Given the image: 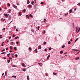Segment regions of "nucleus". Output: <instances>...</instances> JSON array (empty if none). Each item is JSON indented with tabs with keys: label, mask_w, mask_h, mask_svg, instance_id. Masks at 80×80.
I'll return each instance as SVG.
<instances>
[{
	"label": "nucleus",
	"mask_w": 80,
	"mask_h": 80,
	"mask_svg": "<svg viewBox=\"0 0 80 80\" xmlns=\"http://www.w3.org/2000/svg\"><path fill=\"white\" fill-rule=\"evenodd\" d=\"M5 30V28H4L3 29H2V30Z\"/></svg>",
	"instance_id": "59"
},
{
	"label": "nucleus",
	"mask_w": 80,
	"mask_h": 80,
	"mask_svg": "<svg viewBox=\"0 0 80 80\" xmlns=\"http://www.w3.org/2000/svg\"><path fill=\"white\" fill-rule=\"evenodd\" d=\"M12 67H16V66L15 65H12Z\"/></svg>",
	"instance_id": "35"
},
{
	"label": "nucleus",
	"mask_w": 80,
	"mask_h": 80,
	"mask_svg": "<svg viewBox=\"0 0 80 80\" xmlns=\"http://www.w3.org/2000/svg\"><path fill=\"white\" fill-rule=\"evenodd\" d=\"M2 46H3V43H2Z\"/></svg>",
	"instance_id": "60"
},
{
	"label": "nucleus",
	"mask_w": 80,
	"mask_h": 80,
	"mask_svg": "<svg viewBox=\"0 0 80 80\" xmlns=\"http://www.w3.org/2000/svg\"><path fill=\"white\" fill-rule=\"evenodd\" d=\"M38 49H41V48H42V47H41V46H38Z\"/></svg>",
	"instance_id": "4"
},
{
	"label": "nucleus",
	"mask_w": 80,
	"mask_h": 80,
	"mask_svg": "<svg viewBox=\"0 0 80 80\" xmlns=\"http://www.w3.org/2000/svg\"><path fill=\"white\" fill-rule=\"evenodd\" d=\"M65 47V45H63V46H62V48H64Z\"/></svg>",
	"instance_id": "27"
},
{
	"label": "nucleus",
	"mask_w": 80,
	"mask_h": 80,
	"mask_svg": "<svg viewBox=\"0 0 80 80\" xmlns=\"http://www.w3.org/2000/svg\"><path fill=\"white\" fill-rule=\"evenodd\" d=\"M16 32H18V30L17 29H16Z\"/></svg>",
	"instance_id": "50"
},
{
	"label": "nucleus",
	"mask_w": 80,
	"mask_h": 80,
	"mask_svg": "<svg viewBox=\"0 0 80 80\" xmlns=\"http://www.w3.org/2000/svg\"><path fill=\"white\" fill-rule=\"evenodd\" d=\"M76 10H77V8H75L74 9V11H76Z\"/></svg>",
	"instance_id": "54"
},
{
	"label": "nucleus",
	"mask_w": 80,
	"mask_h": 80,
	"mask_svg": "<svg viewBox=\"0 0 80 80\" xmlns=\"http://www.w3.org/2000/svg\"><path fill=\"white\" fill-rule=\"evenodd\" d=\"M22 66H24V65H25V64L23 63L22 64Z\"/></svg>",
	"instance_id": "44"
},
{
	"label": "nucleus",
	"mask_w": 80,
	"mask_h": 80,
	"mask_svg": "<svg viewBox=\"0 0 80 80\" xmlns=\"http://www.w3.org/2000/svg\"><path fill=\"white\" fill-rule=\"evenodd\" d=\"M31 31L33 32V33H34V31H35V30L34 29H32L31 30Z\"/></svg>",
	"instance_id": "8"
},
{
	"label": "nucleus",
	"mask_w": 80,
	"mask_h": 80,
	"mask_svg": "<svg viewBox=\"0 0 80 80\" xmlns=\"http://www.w3.org/2000/svg\"><path fill=\"white\" fill-rule=\"evenodd\" d=\"M70 41L71 42H72V41H73V40H72V39H71Z\"/></svg>",
	"instance_id": "62"
},
{
	"label": "nucleus",
	"mask_w": 80,
	"mask_h": 80,
	"mask_svg": "<svg viewBox=\"0 0 80 80\" xmlns=\"http://www.w3.org/2000/svg\"><path fill=\"white\" fill-rule=\"evenodd\" d=\"M3 15H4V16H5L6 18H7L8 17V15L7 14H6L5 13H4Z\"/></svg>",
	"instance_id": "1"
},
{
	"label": "nucleus",
	"mask_w": 80,
	"mask_h": 80,
	"mask_svg": "<svg viewBox=\"0 0 80 80\" xmlns=\"http://www.w3.org/2000/svg\"><path fill=\"white\" fill-rule=\"evenodd\" d=\"M33 3H34V2L33 1L32 2H31V4H33Z\"/></svg>",
	"instance_id": "48"
},
{
	"label": "nucleus",
	"mask_w": 80,
	"mask_h": 80,
	"mask_svg": "<svg viewBox=\"0 0 80 80\" xmlns=\"http://www.w3.org/2000/svg\"><path fill=\"white\" fill-rule=\"evenodd\" d=\"M46 42H43V43H44V44H46Z\"/></svg>",
	"instance_id": "51"
},
{
	"label": "nucleus",
	"mask_w": 80,
	"mask_h": 80,
	"mask_svg": "<svg viewBox=\"0 0 80 80\" xmlns=\"http://www.w3.org/2000/svg\"><path fill=\"white\" fill-rule=\"evenodd\" d=\"M19 38L18 36H17L15 37L14 39L16 40V39H17V38Z\"/></svg>",
	"instance_id": "5"
},
{
	"label": "nucleus",
	"mask_w": 80,
	"mask_h": 80,
	"mask_svg": "<svg viewBox=\"0 0 80 80\" xmlns=\"http://www.w3.org/2000/svg\"><path fill=\"white\" fill-rule=\"evenodd\" d=\"M10 53L8 54H7V56H8V57H10Z\"/></svg>",
	"instance_id": "6"
},
{
	"label": "nucleus",
	"mask_w": 80,
	"mask_h": 80,
	"mask_svg": "<svg viewBox=\"0 0 80 80\" xmlns=\"http://www.w3.org/2000/svg\"><path fill=\"white\" fill-rule=\"evenodd\" d=\"M8 6H10V3H8Z\"/></svg>",
	"instance_id": "40"
},
{
	"label": "nucleus",
	"mask_w": 80,
	"mask_h": 80,
	"mask_svg": "<svg viewBox=\"0 0 80 80\" xmlns=\"http://www.w3.org/2000/svg\"><path fill=\"white\" fill-rule=\"evenodd\" d=\"M75 59L76 60H78L79 59V57H78L76 58Z\"/></svg>",
	"instance_id": "11"
},
{
	"label": "nucleus",
	"mask_w": 80,
	"mask_h": 80,
	"mask_svg": "<svg viewBox=\"0 0 80 80\" xmlns=\"http://www.w3.org/2000/svg\"><path fill=\"white\" fill-rule=\"evenodd\" d=\"M11 17H10V16L9 17V19H11Z\"/></svg>",
	"instance_id": "46"
},
{
	"label": "nucleus",
	"mask_w": 80,
	"mask_h": 80,
	"mask_svg": "<svg viewBox=\"0 0 80 80\" xmlns=\"http://www.w3.org/2000/svg\"><path fill=\"white\" fill-rule=\"evenodd\" d=\"M18 43H19V42H16V44H17V45H18Z\"/></svg>",
	"instance_id": "39"
},
{
	"label": "nucleus",
	"mask_w": 80,
	"mask_h": 80,
	"mask_svg": "<svg viewBox=\"0 0 80 80\" xmlns=\"http://www.w3.org/2000/svg\"><path fill=\"white\" fill-rule=\"evenodd\" d=\"M12 52H13V51H9V52H10V53Z\"/></svg>",
	"instance_id": "53"
},
{
	"label": "nucleus",
	"mask_w": 80,
	"mask_h": 80,
	"mask_svg": "<svg viewBox=\"0 0 80 80\" xmlns=\"http://www.w3.org/2000/svg\"><path fill=\"white\" fill-rule=\"evenodd\" d=\"M27 4H29L30 3V1L29 0H27Z\"/></svg>",
	"instance_id": "7"
},
{
	"label": "nucleus",
	"mask_w": 80,
	"mask_h": 80,
	"mask_svg": "<svg viewBox=\"0 0 80 80\" xmlns=\"http://www.w3.org/2000/svg\"><path fill=\"white\" fill-rule=\"evenodd\" d=\"M78 5L80 6V2L78 4H77Z\"/></svg>",
	"instance_id": "49"
},
{
	"label": "nucleus",
	"mask_w": 80,
	"mask_h": 80,
	"mask_svg": "<svg viewBox=\"0 0 80 80\" xmlns=\"http://www.w3.org/2000/svg\"><path fill=\"white\" fill-rule=\"evenodd\" d=\"M39 65H40V66H41V65H42V63H38Z\"/></svg>",
	"instance_id": "47"
},
{
	"label": "nucleus",
	"mask_w": 80,
	"mask_h": 80,
	"mask_svg": "<svg viewBox=\"0 0 80 80\" xmlns=\"http://www.w3.org/2000/svg\"><path fill=\"white\" fill-rule=\"evenodd\" d=\"M12 46H10V48H11V49H12Z\"/></svg>",
	"instance_id": "56"
},
{
	"label": "nucleus",
	"mask_w": 80,
	"mask_h": 80,
	"mask_svg": "<svg viewBox=\"0 0 80 80\" xmlns=\"http://www.w3.org/2000/svg\"><path fill=\"white\" fill-rule=\"evenodd\" d=\"M2 35H0V38H2Z\"/></svg>",
	"instance_id": "34"
},
{
	"label": "nucleus",
	"mask_w": 80,
	"mask_h": 80,
	"mask_svg": "<svg viewBox=\"0 0 80 80\" xmlns=\"http://www.w3.org/2000/svg\"><path fill=\"white\" fill-rule=\"evenodd\" d=\"M29 16H30V17H33V16H32V14H30V15Z\"/></svg>",
	"instance_id": "30"
},
{
	"label": "nucleus",
	"mask_w": 80,
	"mask_h": 80,
	"mask_svg": "<svg viewBox=\"0 0 80 80\" xmlns=\"http://www.w3.org/2000/svg\"><path fill=\"white\" fill-rule=\"evenodd\" d=\"M29 50H31V51H32V48H28Z\"/></svg>",
	"instance_id": "16"
},
{
	"label": "nucleus",
	"mask_w": 80,
	"mask_h": 80,
	"mask_svg": "<svg viewBox=\"0 0 80 80\" xmlns=\"http://www.w3.org/2000/svg\"><path fill=\"white\" fill-rule=\"evenodd\" d=\"M34 52H36V53H38V51H37V48L34 50Z\"/></svg>",
	"instance_id": "9"
},
{
	"label": "nucleus",
	"mask_w": 80,
	"mask_h": 80,
	"mask_svg": "<svg viewBox=\"0 0 80 80\" xmlns=\"http://www.w3.org/2000/svg\"><path fill=\"white\" fill-rule=\"evenodd\" d=\"M23 72H25L26 70H25V69H22Z\"/></svg>",
	"instance_id": "32"
},
{
	"label": "nucleus",
	"mask_w": 80,
	"mask_h": 80,
	"mask_svg": "<svg viewBox=\"0 0 80 80\" xmlns=\"http://www.w3.org/2000/svg\"><path fill=\"white\" fill-rule=\"evenodd\" d=\"M17 5H20V4L18 3V4H17Z\"/></svg>",
	"instance_id": "64"
},
{
	"label": "nucleus",
	"mask_w": 80,
	"mask_h": 80,
	"mask_svg": "<svg viewBox=\"0 0 80 80\" xmlns=\"http://www.w3.org/2000/svg\"><path fill=\"white\" fill-rule=\"evenodd\" d=\"M8 48H6V50H8Z\"/></svg>",
	"instance_id": "63"
},
{
	"label": "nucleus",
	"mask_w": 80,
	"mask_h": 80,
	"mask_svg": "<svg viewBox=\"0 0 80 80\" xmlns=\"http://www.w3.org/2000/svg\"><path fill=\"white\" fill-rule=\"evenodd\" d=\"M72 9H70L69 12L70 13H72Z\"/></svg>",
	"instance_id": "12"
},
{
	"label": "nucleus",
	"mask_w": 80,
	"mask_h": 80,
	"mask_svg": "<svg viewBox=\"0 0 80 80\" xmlns=\"http://www.w3.org/2000/svg\"><path fill=\"white\" fill-rule=\"evenodd\" d=\"M15 56L16 57H18V55H17V54H15Z\"/></svg>",
	"instance_id": "37"
},
{
	"label": "nucleus",
	"mask_w": 80,
	"mask_h": 80,
	"mask_svg": "<svg viewBox=\"0 0 80 80\" xmlns=\"http://www.w3.org/2000/svg\"><path fill=\"white\" fill-rule=\"evenodd\" d=\"M49 50H52V48H49Z\"/></svg>",
	"instance_id": "33"
},
{
	"label": "nucleus",
	"mask_w": 80,
	"mask_h": 80,
	"mask_svg": "<svg viewBox=\"0 0 80 80\" xmlns=\"http://www.w3.org/2000/svg\"><path fill=\"white\" fill-rule=\"evenodd\" d=\"M9 10L10 11V12H12V10H11L10 9H9Z\"/></svg>",
	"instance_id": "55"
},
{
	"label": "nucleus",
	"mask_w": 80,
	"mask_h": 80,
	"mask_svg": "<svg viewBox=\"0 0 80 80\" xmlns=\"http://www.w3.org/2000/svg\"><path fill=\"white\" fill-rule=\"evenodd\" d=\"M78 51H79V50H78V49H76V52H78Z\"/></svg>",
	"instance_id": "57"
},
{
	"label": "nucleus",
	"mask_w": 80,
	"mask_h": 80,
	"mask_svg": "<svg viewBox=\"0 0 80 80\" xmlns=\"http://www.w3.org/2000/svg\"><path fill=\"white\" fill-rule=\"evenodd\" d=\"M6 40L7 41L8 43L9 41H8V39H6Z\"/></svg>",
	"instance_id": "45"
},
{
	"label": "nucleus",
	"mask_w": 80,
	"mask_h": 80,
	"mask_svg": "<svg viewBox=\"0 0 80 80\" xmlns=\"http://www.w3.org/2000/svg\"><path fill=\"white\" fill-rule=\"evenodd\" d=\"M41 4H43V2H41Z\"/></svg>",
	"instance_id": "52"
},
{
	"label": "nucleus",
	"mask_w": 80,
	"mask_h": 80,
	"mask_svg": "<svg viewBox=\"0 0 80 80\" xmlns=\"http://www.w3.org/2000/svg\"><path fill=\"white\" fill-rule=\"evenodd\" d=\"M8 61V63H10V60H7Z\"/></svg>",
	"instance_id": "18"
},
{
	"label": "nucleus",
	"mask_w": 80,
	"mask_h": 80,
	"mask_svg": "<svg viewBox=\"0 0 80 80\" xmlns=\"http://www.w3.org/2000/svg\"><path fill=\"white\" fill-rule=\"evenodd\" d=\"M32 5H29L28 6V7H29V8H31V7H32Z\"/></svg>",
	"instance_id": "15"
},
{
	"label": "nucleus",
	"mask_w": 80,
	"mask_h": 80,
	"mask_svg": "<svg viewBox=\"0 0 80 80\" xmlns=\"http://www.w3.org/2000/svg\"><path fill=\"white\" fill-rule=\"evenodd\" d=\"M26 17H27V18H28V19L29 18V17L28 16V15H27L26 16Z\"/></svg>",
	"instance_id": "10"
},
{
	"label": "nucleus",
	"mask_w": 80,
	"mask_h": 80,
	"mask_svg": "<svg viewBox=\"0 0 80 80\" xmlns=\"http://www.w3.org/2000/svg\"><path fill=\"white\" fill-rule=\"evenodd\" d=\"M76 32H77V31H78V28L76 27Z\"/></svg>",
	"instance_id": "36"
},
{
	"label": "nucleus",
	"mask_w": 80,
	"mask_h": 80,
	"mask_svg": "<svg viewBox=\"0 0 80 80\" xmlns=\"http://www.w3.org/2000/svg\"><path fill=\"white\" fill-rule=\"evenodd\" d=\"M63 51H61L60 52V53H61V54H62V53H63Z\"/></svg>",
	"instance_id": "20"
},
{
	"label": "nucleus",
	"mask_w": 80,
	"mask_h": 80,
	"mask_svg": "<svg viewBox=\"0 0 80 80\" xmlns=\"http://www.w3.org/2000/svg\"><path fill=\"white\" fill-rule=\"evenodd\" d=\"M4 75V73H3L2 74V76H3Z\"/></svg>",
	"instance_id": "61"
},
{
	"label": "nucleus",
	"mask_w": 80,
	"mask_h": 80,
	"mask_svg": "<svg viewBox=\"0 0 80 80\" xmlns=\"http://www.w3.org/2000/svg\"><path fill=\"white\" fill-rule=\"evenodd\" d=\"M78 40V38H77L75 41V42H77V40Z\"/></svg>",
	"instance_id": "13"
},
{
	"label": "nucleus",
	"mask_w": 80,
	"mask_h": 80,
	"mask_svg": "<svg viewBox=\"0 0 80 80\" xmlns=\"http://www.w3.org/2000/svg\"><path fill=\"white\" fill-rule=\"evenodd\" d=\"M9 60H12V58L9 57Z\"/></svg>",
	"instance_id": "41"
},
{
	"label": "nucleus",
	"mask_w": 80,
	"mask_h": 80,
	"mask_svg": "<svg viewBox=\"0 0 80 80\" xmlns=\"http://www.w3.org/2000/svg\"><path fill=\"white\" fill-rule=\"evenodd\" d=\"M19 14L20 16H21V15H22V14H21V12H19Z\"/></svg>",
	"instance_id": "31"
},
{
	"label": "nucleus",
	"mask_w": 80,
	"mask_h": 80,
	"mask_svg": "<svg viewBox=\"0 0 80 80\" xmlns=\"http://www.w3.org/2000/svg\"><path fill=\"white\" fill-rule=\"evenodd\" d=\"M45 75L46 77H47V76H48V73H46L45 74Z\"/></svg>",
	"instance_id": "28"
},
{
	"label": "nucleus",
	"mask_w": 80,
	"mask_h": 80,
	"mask_svg": "<svg viewBox=\"0 0 80 80\" xmlns=\"http://www.w3.org/2000/svg\"><path fill=\"white\" fill-rule=\"evenodd\" d=\"M5 53V52H3L1 53V54H4V53Z\"/></svg>",
	"instance_id": "38"
},
{
	"label": "nucleus",
	"mask_w": 80,
	"mask_h": 80,
	"mask_svg": "<svg viewBox=\"0 0 80 80\" xmlns=\"http://www.w3.org/2000/svg\"><path fill=\"white\" fill-rule=\"evenodd\" d=\"M47 49L46 48L44 49V51H45V52H46V51H47Z\"/></svg>",
	"instance_id": "42"
},
{
	"label": "nucleus",
	"mask_w": 80,
	"mask_h": 80,
	"mask_svg": "<svg viewBox=\"0 0 80 80\" xmlns=\"http://www.w3.org/2000/svg\"><path fill=\"white\" fill-rule=\"evenodd\" d=\"M27 79H28V80H29V76H28V75L27 76Z\"/></svg>",
	"instance_id": "21"
},
{
	"label": "nucleus",
	"mask_w": 80,
	"mask_h": 80,
	"mask_svg": "<svg viewBox=\"0 0 80 80\" xmlns=\"http://www.w3.org/2000/svg\"><path fill=\"white\" fill-rule=\"evenodd\" d=\"M76 49H72V50H73V51H74V52L76 51Z\"/></svg>",
	"instance_id": "14"
},
{
	"label": "nucleus",
	"mask_w": 80,
	"mask_h": 80,
	"mask_svg": "<svg viewBox=\"0 0 80 80\" xmlns=\"http://www.w3.org/2000/svg\"><path fill=\"white\" fill-rule=\"evenodd\" d=\"M12 77H13V78H16L17 76H12Z\"/></svg>",
	"instance_id": "19"
},
{
	"label": "nucleus",
	"mask_w": 80,
	"mask_h": 80,
	"mask_svg": "<svg viewBox=\"0 0 80 80\" xmlns=\"http://www.w3.org/2000/svg\"><path fill=\"white\" fill-rule=\"evenodd\" d=\"M14 50H17V47H15L14 48Z\"/></svg>",
	"instance_id": "29"
},
{
	"label": "nucleus",
	"mask_w": 80,
	"mask_h": 80,
	"mask_svg": "<svg viewBox=\"0 0 80 80\" xmlns=\"http://www.w3.org/2000/svg\"><path fill=\"white\" fill-rule=\"evenodd\" d=\"M9 39H10V38H11V36H10L9 38Z\"/></svg>",
	"instance_id": "58"
},
{
	"label": "nucleus",
	"mask_w": 80,
	"mask_h": 80,
	"mask_svg": "<svg viewBox=\"0 0 80 80\" xmlns=\"http://www.w3.org/2000/svg\"><path fill=\"white\" fill-rule=\"evenodd\" d=\"M5 76H7V72H5Z\"/></svg>",
	"instance_id": "25"
},
{
	"label": "nucleus",
	"mask_w": 80,
	"mask_h": 80,
	"mask_svg": "<svg viewBox=\"0 0 80 80\" xmlns=\"http://www.w3.org/2000/svg\"><path fill=\"white\" fill-rule=\"evenodd\" d=\"M50 55H48L47 57V60H48V59H49V58H50Z\"/></svg>",
	"instance_id": "3"
},
{
	"label": "nucleus",
	"mask_w": 80,
	"mask_h": 80,
	"mask_svg": "<svg viewBox=\"0 0 80 80\" xmlns=\"http://www.w3.org/2000/svg\"><path fill=\"white\" fill-rule=\"evenodd\" d=\"M70 43H71V42H70V41H69L68 42V44L69 45H70Z\"/></svg>",
	"instance_id": "23"
},
{
	"label": "nucleus",
	"mask_w": 80,
	"mask_h": 80,
	"mask_svg": "<svg viewBox=\"0 0 80 80\" xmlns=\"http://www.w3.org/2000/svg\"><path fill=\"white\" fill-rule=\"evenodd\" d=\"M80 28H78V32H77V33H78V32H79V31H80Z\"/></svg>",
	"instance_id": "24"
},
{
	"label": "nucleus",
	"mask_w": 80,
	"mask_h": 80,
	"mask_svg": "<svg viewBox=\"0 0 80 80\" xmlns=\"http://www.w3.org/2000/svg\"><path fill=\"white\" fill-rule=\"evenodd\" d=\"M13 7H14V8H16V9H17V6H16L15 5L13 4L12 5Z\"/></svg>",
	"instance_id": "2"
},
{
	"label": "nucleus",
	"mask_w": 80,
	"mask_h": 80,
	"mask_svg": "<svg viewBox=\"0 0 80 80\" xmlns=\"http://www.w3.org/2000/svg\"><path fill=\"white\" fill-rule=\"evenodd\" d=\"M53 75H57V73H55V72H53Z\"/></svg>",
	"instance_id": "22"
},
{
	"label": "nucleus",
	"mask_w": 80,
	"mask_h": 80,
	"mask_svg": "<svg viewBox=\"0 0 80 80\" xmlns=\"http://www.w3.org/2000/svg\"><path fill=\"white\" fill-rule=\"evenodd\" d=\"M15 36H16V35H15V34H13L12 35V37H13V38L15 37Z\"/></svg>",
	"instance_id": "26"
},
{
	"label": "nucleus",
	"mask_w": 80,
	"mask_h": 80,
	"mask_svg": "<svg viewBox=\"0 0 80 80\" xmlns=\"http://www.w3.org/2000/svg\"><path fill=\"white\" fill-rule=\"evenodd\" d=\"M5 51V49H3L2 50V52H4Z\"/></svg>",
	"instance_id": "43"
},
{
	"label": "nucleus",
	"mask_w": 80,
	"mask_h": 80,
	"mask_svg": "<svg viewBox=\"0 0 80 80\" xmlns=\"http://www.w3.org/2000/svg\"><path fill=\"white\" fill-rule=\"evenodd\" d=\"M22 12H26V9H24V10H22Z\"/></svg>",
	"instance_id": "17"
}]
</instances>
